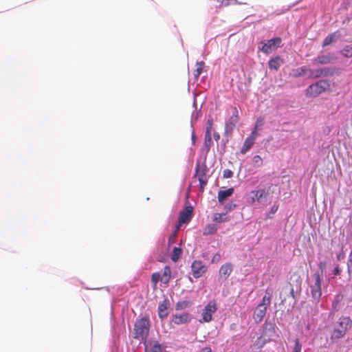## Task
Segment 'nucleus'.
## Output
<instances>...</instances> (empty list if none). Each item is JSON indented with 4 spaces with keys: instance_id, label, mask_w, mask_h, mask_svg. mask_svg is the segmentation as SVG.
Returning a JSON list of instances; mask_svg holds the SVG:
<instances>
[{
    "instance_id": "1",
    "label": "nucleus",
    "mask_w": 352,
    "mask_h": 352,
    "mask_svg": "<svg viewBox=\"0 0 352 352\" xmlns=\"http://www.w3.org/2000/svg\"><path fill=\"white\" fill-rule=\"evenodd\" d=\"M151 323L148 316H144L138 320L134 324L133 338L145 342L150 330Z\"/></svg>"
},
{
    "instance_id": "2",
    "label": "nucleus",
    "mask_w": 352,
    "mask_h": 352,
    "mask_svg": "<svg viewBox=\"0 0 352 352\" xmlns=\"http://www.w3.org/2000/svg\"><path fill=\"white\" fill-rule=\"evenodd\" d=\"M351 327L352 320L349 317L342 316L340 318L338 322V327H335L331 333V340L333 342L336 340L344 338Z\"/></svg>"
},
{
    "instance_id": "3",
    "label": "nucleus",
    "mask_w": 352,
    "mask_h": 352,
    "mask_svg": "<svg viewBox=\"0 0 352 352\" xmlns=\"http://www.w3.org/2000/svg\"><path fill=\"white\" fill-rule=\"evenodd\" d=\"M330 85L326 80H320L307 87L305 96L308 98H316L329 89Z\"/></svg>"
},
{
    "instance_id": "4",
    "label": "nucleus",
    "mask_w": 352,
    "mask_h": 352,
    "mask_svg": "<svg viewBox=\"0 0 352 352\" xmlns=\"http://www.w3.org/2000/svg\"><path fill=\"white\" fill-rule=\"evenodd\" d=\"M208 169L206 166H200L199 164L197 166L195 169V177L198 178L199 182V190L204 192L205 186L208 183L207 178Z\"/></svg>"
},
{
    "instance_id": "5",
    "label": "nucleus",
    "mask_w": 352,
    "mask_h": 352,
    "mask_svg": "<svg viewBox=\"0 0 352 352\" xmlns=\"http://www.w3.org/2000/svg\"><path fill=\"white\" fill-rule=\"evenodd\" d=\"M217 304L214 301L210 300L204 307L202 312V318L200 322H208L212 320V316L217 311Z\"/></svg>"
},
{
    "instance_id": "6",
    "label": "nucleus",
    "mask_w": 352,
    "mask_h": 352,
    "mask_svg": "<svg viewBox=\"0 0 352 352\" xmlns=\"http://www.w3.org/2000/svg\"><path fill=\"white\" fill-rule=\"evenodd\" d=\"M281 42L282 40L280 37L270 39L266 43L261 42V44L263 45L261 50L265 54H270L280 47Z\"/></svg>"
},
{
    "instance_id": "7",
    "label": "nucleus",
    "mask_w": 352,
    "mask_h": 352,
    "mask_svg": "<svg viewBox=\"0 0 352 352\" xmlns=\"http://www.w3.org/2000/svg\"><path fill=\"white\" fill-rule=\"evenodd\" d=\"M239 117L238 110L236 107H234L232 116L225 124V133L226 135L232 134L236 124L239 122Z\"/></svg>"
},
{
    "instance_id": "8",
    "label": "nucleus",
    "mask_w": 352,
    "mask_h": 352,
    "mask_svg": "<svg viewBox=\"0 0 352 352\" xmlns=\"http://www.w3.org/2000/svg\"><path fill=\"white\" fill-rule=\"evenodd\" d=\"M192 276L195 278L201 277L208 270V267L199 260L194 261L191 264Z\"/></svg>"
},
{
    "instance_id": "9",
    "label": "nucleus",
    "mask_w": 352,
    "mask_h": 352,
    "mask_svg": "<svg viewBox=\"0 0 352 352\" xmlns=\"http://www.w3.org/2000/svg\"><path fill=\"white\" fill-rule=\"evenodd\" d=\"M314 278L315 279V283L313 285L311 286V293L312 297L314 299L318 300L320 298L322 294L321 278L318 273H315L314 274Z\"/></svg>"
},
{
    "instance_id": "10",
    "label": "nucleus",
    "mask_w": 352,
    "mask_h": 352,
    "mask_svg": "<svg viewBox=\"0 0 352 352\" xmlns=\"http://www.w3.org/2000/svg\"><path fill=\"white\" fill-rule=\"evenodd\" d=\"M258 133L252 131L250 135L245 140L241 148V153L245 154L254 145L255 140L258 136Z\"/></svg>"
},
{
    "instance_id": "11",
    "label": "nucleus",
    "mask_w": 352,
    "mask_h": 352,
    "mask_svg": "<svg viewBox=\"0 0 352 352\" xmlns=\"http://www.w3.org/2000/svg\"><path fill=\"white\" fill-rule=\"evenodd\" d=\"M145 346V352H164L166 349V346L160 344L157 341L146 340L143 342Z\"/></svg>"
},
{
    "instance_id": "12",
    "label": "nucleus",
    "mask_w": 352,
    "mask_h": 352,
    "mask_svg": "<svg viewBox=\"0 0 352 352\" xmlns=\"http://www.w3.org/2000/svg\"><path fill=\"white\" fill-rule=\"evenodd\" d=\"M251 194L252 196L250 198V203L253 204L255 201L258 203H261L264 199L267 198L269 195V192L264 188L254 190L251 191Z\"/></svg>"
},
{
    "instance_id": "13",
    "label": "nucleus",
    "mask_w": 352,
    "mask_h": 352,
    "mask_svg": "<svg viewBox=\"0 0 352 352\" xmlns=\"http://www.w3.org/2000/svg\"><path fill=\"white\" fill-rule=\"evenodd\" d=\"M193 208L192 206H188L180 212L179 217V223L180 224L188 223L192 217Z\"/></svg>"
},
{
    "instance_id": "14",
    "label": "nucleus",
    "mask_w": 352,
    "mask_h": 352,
    "mask_svg": "<svg viewBox=\"0 0 352 352\" xmlns=\"http://www.w3.org/2000/svg\"><path fill=\"white\" fill-rule=\"evenodd\" d=\"M171 321L178 325L186 324L190 321V315L188 313L173 314L171 318Z\"/></svg>"
},
{
    "instance_id": "15",
    "label": "nucleus",
    "mask_w": 352,
    "mask_h": 352,
    "mask_svg": "<svg viewBox=\"0 0 352 352\" xmlns=\"http://www.w3.org/2000/svg\"><path fill=\"white\" fill-rule=\"evenodd\" d=\"M332 72L329 68H321L316 70L310 69L309 70V76L312 78H317L322 76H327L331 75Z\"/></svg>"
},
{
    "instance_id": "16",
    "label": "nucleus",
    "mask_w": 352,
    "mask_h": 352,
    "mask_svg": "<svg viewBox=\"0 0 352 352\" xmlns=\"http://www.w3.org/2000/svg\"><path fill=\"white\" fill-rule=\"evenodd\" d=\"M233 266L232 263H228L223 265L219 270V276L223 280H226L232 273Z\"/></svg>"
},
{
    "instance_id": "17",
    "label": "nucleus",
    "mask_w": 352,
    "mask_h": 352,
    "mask_svg": "<svg viewBox=\"0 0 352 352\" xmlns=\"http://www.w3.org/2000/svg\"><path fill=\"white\" fill-rule=\"evenodd\" d=\"M266 307H263V305H258L254 313V318L256 323L260 322L263 320V318L266 314Z\"/></svg>"
},
{
    "instance_id": "18",
    "label": "nucleus",
    "mask_w": 352,
    "mask_h": 352,
    "mask_svg": "<svg viewBox=\"0 0 352 352\" xmlns=\"http://www.w3.org/2000/svg\"><path fill=\"white\" fill-rule=\"evenodd\" d=\"M169 302L168 299H164L163 302L158 307V316L161 319L166 318L168 316V309Z\"/></svg>"
},
{
    "instance_id": "19",
    "label": "nucleus",
    "mask_w": 352,
    "mask_h": 352,
    "mask_svg": "<svg viewBox=\"0 0 352 352\" xmlns=\"http://www.w3.org/2000/svg\"><path fill=\"white\" fill-rule=\"evenodd\" d=\"M283 63V60L278 56H276L269 60V68L271 70L277 71Z\"/></svg>"
},
{
    "instance_id": "20",
    "label": "nucleus",
    "mask_w": 352,
    "mask_h": 352,
    "mask_svg": "<svg viewBox=\"0 0 352 352\" xmlns=\"http://www.w3.org/2000/svg\"><path fill=\"white\" fill-rule=\"evenodd\" d=\"M234 192V189L230 188L225 190H219L218 192V201L219 203L223 204L229 197Z\"/></svg>"
},
{
    "instance_id": "21",
    "label": "nucleus",
    "mask_w": 352,
    "mask_h": 352,
    "mask_svg": "<svg viewBox=\"0 0 352 352\" xmlns=\"http://www.w3.org/2000/svg\"><path fill=\"white\" fill-rule=\"evenodd\" d=\"M272 294L273 289L271 288H267L265 291V294L263 298L262 302L259 304V305H263V307H266V308H267V306L271 303Z\"/></svg>"
},
{
    "instance_id": "22",
    "label": "nucleus",
    "mask_w": 352,
    "mask_h": 352,
    "mask_svg": "<svg viewBox=\"0 0 352 352\" xmlns=\"http://www.w3.org/2000/svg\"><path fill=\"white\" fill-rule=\"evenodd\" d=\"M332 58L330 55H322L313 59V63L315 65L318 64H329L331 63Z\"/></svg>"
},
{
    "instance_id": "23",
    "label": "nucleus",
    "mask_w": 352,
    "mask_h": 352,
    "mask_svg": "<svg viewBox=\"0 0 352 352\" xmlns=\"http://www.w3.org/2000/svg\"><path fill=\"white\" fill-rule=\"evenodd\" d=\"M340 36V34H338V32H335L333 33H331V34H329L324 39V41H323V44H322V46L323 47H325V46H327L330 44H331L332 43H333L334 41H336V40L337 39V38H338Z\"/></svg>"
},
{
    "instance_id": "24",
    "label": "nucleus",
    "mask_w": 352,
    "mask_h": 352,
    "mask_svg": "<svg viewBox=\"0 0 352 352\" xmlns=\"http://www.w3.org/2000/svg\"><path fill=\"white\" fill-rule=\"evenodd\" d=\"M171 278V270L169 266H166L164 268L163 274L161 277V281L164 284H168Z\"/></svg>"
},
{
    "instance_id": "25",
    "label": "nucleus",
    "mask_w": 352,
    "mask_h": 352,
    "mask_svg": "<svg viewBox=\"0 0 352 352\" xmlns=\"http://www.w3.org/2000/svg\"><path fill=\"white\" fill-rule=\"evenodd\" d=\"M309 70L306 67H298L294 70H293V76L295 78H298L306 74H309Z\"/></svg>"
},
{
    "instance_id": "26",
    "label": "nucleus",
    "mask_w": 352,
    "mask_h": 352,
    "mask_svg": "<svg viewBox=\"0 0 352 352\" xmlns=\"http://www.w3.org/2000/svg\"><path fill=\"white\" fill-rule=\"evenodd\" d=\"M217 229L218 228L216 224H208L204 228V235H210L214 234L217 232Z\"/></svg>"
},
{
    "instance_id": "27",
    "label": "nucleus",
    "mask_w": 352,
    "mask_h": 352,
    "mask_svg": "<svg viewBox=\"0 0 352 352\" xmlns=\"http://www.w3.org/2000/svg\"><path fill=\"white\" fill-rule=\"evenodd\" d=\"M182 253V250L180 248L175 247L171 254V260L173 262H177L179 258Z\"/></svg>"
},
{
    "instance_id": "28",
    "label": "nucleus",
    "mask_w": 352,
    "mask_h": 352,
    "mask_svg": "<svg viewBox=\"0 0 352 352\" xmlns=\"http://www.w3.org/2000/svg\"><path fill=\"white\" fill-rule=\"evenodd\" d=\"M341 54L346 58L352 57V44L346 45L341 51Z\"/></svg>"
},
{
    "instance_id": "29",
    "label": "nucleus",
    "mask_w": 352,
    "mask_h": 352,
    "mask_svg": "<svg viewBox=\"0 0 352 352\" xmlns=\"http://www.w3.org/2000/svg\"><path fill=\"white\" fill-rule=\"evenodd\" d=\"M161 280V275L159 272H155L151 276V285L153 289L157 288V284Z\"/></svg>"
},
{
    "instance_id": "30",
    "label": "nucleus",
    "mask_w": 352,
    "mask_h": 352,
    "mask_svg": "<svg viewBox=\"0 0 352 352\" xmlns=\"http://www.w3.org/2000/svg\"><path fill=\"white\" fill-rule=\"evenodd\" d=\"M204 67V63L203 61L197 63L196 69L194 73V76H195V78L197 79L199 77V76L201 75V74L203 71Z\"/></svg>"
},
{
    "instance_id": "31",
    "label": "nucleus",
    "mask_w": 352,
    "mask_h": 352,
    "mask_svg": "<svg viewBox=\"0 0 352 352\" xmlns=\"http://www.w3.org/2000/svg\"><path fill=\"white\" fill-rule=\"evenodd\" d=\"M213 221L217 223L226 222L228 219L225 217V214L215 213L213 217Z\"/></svg>"
},
{
    "instance_id": "32",
    "label": "nucleus",
    "mask_w": 352,
    "mask_h": 352,
    "mask_svg": "<svg viewBox=\"0 0 352 352\" xmlns=\"http://www.w3.org/2000/svg\"><path fill=\"white\" fill-rule=\"evenodd\" d=\"M190 302L188 300L180 301L176 303L175 308L177 310L184 309L188 307Z\"/></svg>"
},
{
    "instance_id": "33",
    "label": "nucleus",
    "mask_w": 352,
    "mask_h": 352,
    "mask_svg": "<svg viewBox=\"0 0 352 352\" xmlns=\"http://www.w3.org/2000/svg\"><path fill=\"white\" fill-rule=\"evenodd\" d=\"M252 163L254 166L260 167L263 165V159L259 155H255L252 158Z\"/></svg>"
},
{
    "instance_id": "34",
    "label": "nucleus",
    "mask_w": 352,
    "mask_h": 352,
    "mask_svg": "<svg viewBox=\"0 0 352 352\" xmlns=\"http://www.w3.org/2000/svg\"><path fill=\"white\" fill-rule=\"evenodd\" d=\"M302 351V344L300 342L298 338H296L294 340V346L292 349V352H301Z\"/></svg>"
},
{
    "instance_id": "35",
    "label": "nucleus",
    "mask_w": 352,
    "mask_h": 352,
    "mask_svg": "<svg viewBox=\"0 0 352 352\" xmlns=\"http://www.w3.org/2000/svg\"><path fill=\"white\" fill-rule=\"evenodd\" d=\"M264 124V118L263 117H259L257 118L256 124L254 125L253 131L257 132V129L261 128Z\"/></svg>"
},
{
    "instance_id": "36",
    "label": "nucleus",
    "mask_w": 352,
    "mask_h": 352,
    "mask_svg": "<svg viewBox=\"0 0 352 352\" xmlns=\"http://www.w3.org/2000/svg\"><path fill=\"white\" fill-rule=\"evenodd\" d=\"M204 144L208 150H209L212 144L211 134H205Z\"/></svg>"
},
{
    "instance_id": "37",
    "label": "nucleus",
    "mask_w": 352,
    "mask_h": 352,
    "mask_svg": "<svg viewBox=\"0 0 352 352\" xmlns=\"http://www.w3.org/2000/svg\"><path fill=\"white\" fill-rule=\"evenodd\" d=\"M212 126H213V120L212 119H208L207 121V123H206L205 134H211Z\"/></svg>"
},
{
    "instance_id": "38",
    "label": "nucleus",
    "mask_w": 352,
    "mask_h": 352,
    "mask_svg": "<svg viewBox=\"0 0 352 352\" xmlns=\"http://www.w3.org/2000/svg\"><path fill=\"white\" fill-rule=\"evenodd\" d=\"M221 255L220 254L219 252H217L212 256L211 263H217L219 262V261L221 260Z\"/></svg>"
},
{
    "instance_id": "39",
    "label": "nucleus",
    "mask_w": 352,
    "mask_h": 352,
    "mask_svg": "<svg viewBox=\"0 0 352 352\" xmlns=\"http://www.w3.org/2000/svg\"><path fill=\"white\" fill-rule=\"evenodd\" d=\"M223 176L224 178H231L233 176V172L230 169H225Z\"/></svg>"
},
{
    "instance_id": "40",
    "label": "nucleus",
    "mask_w": 352,
    "mask_h": 352,
    "mask_svg": "<svg viewBox=\"0 0 352 352\" xmlns=\"http://www.w3.org/2000/svg\"><path fill=\"white\" fill-rule=\"evenodd\" d=\"M264 343L265 342L263 341L262 336L258 337L256 341V344L258 346V348H261L263 346Z\"/></svg>"
},
{
    "instance_id": "41",
    "label": "nucleus",
    "mask_w": 352,
    "mask_h": 352,
    "mask_svg": "<svg viewBox=\"0 0 352 352\" xmlns=\"http://www.w3.org/2000/svg\"><path fill=\"white\" fill-rule=\"evenodd\" d=\"M278 204H274V206L272 207L271 210H270V214H274L276 212V211L278 210Z\"/></svg>"
},
{
    "instance_id": "42",
    "label": "nucleus",
    "mask_w": 352,
    "mask_h": 352,
    "mask_svg": "<svg viewBox=\"0 0 352 352\" xmlns=\"http://www.w3.org/2000/svg\"><path fill=\"white\" fill-rule=\"evenodd\" d=\"M176 234H173V235H171L169 238H168V243L170 244L171 243H173L175 242V237H176Z\"/></svg>"
},
{
    "instance_id": "43",
    "label": "nucleus",
    "mask_w": 352,
    "mask_h": 352,
    "mask_svg": "<svg viewBox=\"0 0 352 352\" xmlns=\"http://www.w3.org/2000/svg\"><path fill=\"white\" fill-rule=\"evenodd\" d=\"M200 352H211V349L210 347H205Z\"/></svg>"
},
{
    "instance_id": "44",
    "label": "nucleus",
    "mask_w": 352,
    "mask_h": 352,
    "mask_svg": "<svg viewBox=\"0 0 352 352\" xmlns=\"http://www.w3.org/2000/svg\"><path fill=\"white\" fill-rule=\"evenodd\" d=\"M214 138L215 139L216 141H218L220 138V135L218 133H214Z\"/></svg>"
},
{
    "instance_id": "45",
    "label": "nucleus",
    "mask_w": 352,
    "mask_h": 352,
    "mask_svg": "<svg viewBox=\"0 0 352 352\" xmlns=\"http://www.w3.org/2000/svg\"><path fill=\"white\" fill-rule=\"evenodd\" d=\"M340 272V268L338 267H336L333 270V274L335 275L338 274Z\"/></svg>"
},
{
    "instance_id": "46",
    "label": "nucleus",
    "mask_w": 352,
    "mask_h": 352,
    "mask_svg": "<svg viewBox=\"0 0 352 352\" xmlns=\"http://www.w3.org/2000/svg\"><path fill=\"white\" fill-rule=\"evenodd\" d=\"M180 226H181V224L179 223V225H177V227H176V229H175V234H177V232L179 230V229L180 228Z\"/></svg>"
},
{
    "instance_id": "47",
    "label": "nucleus",
    "mask_w": 352,
    "mask_h": 352,
    "mask_svg": "<svg viewBox=\"0 0 352 352\" xmlns=\"http://www.w3.org/2000/svg\"><path fill=\"white\" fill-rule=\"evenodd\" d=\"M294 276H297L298 279L300 278V277L298 276V274H294L293 276H291V278H290V281H292V278H293Z\"/></svg>"
},
{
    "instance_id": "48",
    "label": "nucleus",
    "mask_w": 352,
    "mask_h": 352,
    "mask_svg": "<svg viewBox=\"0 0 352 352\" xmlns=\"http://www.w3.org/2000/svg\"><path fill=\"white\" fill-rule=\"evenodd\" d=\"M192 143H195V136L194 134H192Z\"/></svg>"
},
{
    "instance_id": "49",
    "label": "nucleus",
    "mask_w": 352,
    "mask_h": 352,
    "mask_svg": "<svg viewBox=\"0 0 352 352\" xmlns=\"http://www.w3.org/2000/svg\"><path fill=\"white\" fill-rule=\"evenodd\" d=\"M322 265H323V263H320L319 264V267L321 268V267H322Z\"/></svg>"
},
{
    "instance_id": "50",
    "label": "nucleus",
    "mask_w": 352,
    "mask_h": 352,
    "mask_svg": "<svg viewBox=\"0 0 352 352\" xmlns=\"http://www.w3.org/2000/svg\"><path fill=\"white\" fill-rule=\"evenodd\" d=\"M231 208H232V207H231V206H228V210H231Z\"/></svg>"
}]
</instances>
